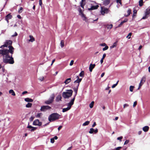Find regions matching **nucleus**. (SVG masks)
Listing matches in <instances>:
<instances>
[{
	"label": "nucleus",
	"mask_w": 150,
	"mask_h": 150,
	"mask_svg": "<svg viewBox=\"0 0 150 150\" xmlns=\"http://www.w3.org/2000/svg\"><path fill=\"white\" fill-rule=\"evenodd\" d=\"M129 106V105L127 104H125L123 105V108H125Z\"/></svg>",
	"instance_id": "41"
},
{
	"label": "nucleus",
	"mask_w": 150,
	"mask_h": 150,
	"mask_svg": "<svg viewBox=\"0 0 150 150\" xmlns=\"http://www.w3.org/2000/svg\"><path fill=\"white\" fill-rule=\"evenodd\" d=\"M39 79L41 81H42L44 80V77L43 76H41L39 78Z\"/></svg>",
	"instance_id": "40"
},
{
	"label": "nucleus",
	"mask_w": 150,
	"mask_h": 150,
	"mask_svg": "<svg viewBox=\"0 0 150 150\" xmlns=\"http://www.w3.org/2000/svg\"><path fill=\"white\" fill-rule=\"evenodd\" d=\"M89 122H84L83 124V126H85L88 125L89 124Z\"/></svg>",
	"instance_id": "45"
},
{
	"label": "nucleus",
	"mask_w": 150,
	"mask_h": 150,
	"mask_svg": "<svg viewBox=\"0 0 150 150\" xmlns=\"http://www.w3.org/2000/svg\"><path fill=\"white\" fill-rule=\"evenodd\" d=\"M150 14V8H148L146 10L145 12V15L147 16H148V15Z\"/></svg>",
	"instance_id": "19"
},
{
	"label": "nucleus",
	"mask_w": 150,
	"mask_h": 150,
	"mask_svg": "<svg viewBox=\"0 0 150 150\" xmlns=\"http://www.w3.org/2000/svg\"><path fill=\"white\" fill-rule=\"evenodd\" d=\"M73 91L72 90H67L65 92L62 93V96L64 98H68L71 97Z\"/></svg>",
	"instance_id": "3"
},
{
	"label": "nucleus",
	"mask_w": 150,
	"mask_h": 150,
	"mask_svg": "<svg viewBox=\"0 0 150 150\" xmlns=\"http://www.w3.org/2000/svg\"><path fill=\"white\" fill-rule=\"evenodd\" d=\"M12 17V16L11 15L10 13H9L5 17V20L8 23V20L11 18Z\"/></svg>",
	"instance_id": "12"
},
{
	"label": "nucleus",
	"mask_w": 150,
	"mask_h": 150,
	"mask_svg": "<svg viewBox=\"0 0 150 150\" xmlns=\"http://www.w3.org/2000/svg\"><path fill=\"white\" fill-rule=\"evenodd\" d=\"M117 85L116 84H114L112 86V88H115Z\"/></svg>",
	"instance_id": "55"
},
{
	"label": "nucleus",
	"mask_w": 150,
	"mask_h": 150,
	"mask_svg": "<svg viewBox=\"0 0 150 150\" xmlns=\"http://www.w3.org/2000/svg\"><path fill=\"white\" fill-rule=\"evenodd\" d=\"M12 43V41L10 40H6L4 44L1 47V48H3L8 46L9 48L8 50H0V54H1L3 56V60L4 63L13 64L14 62L13 58L12 57V55L14 50V48L11 45Z\"/></svg>",
	"instance_id": "1"
},
{
	"label": "nucleus",
	"mask_w": 150,
	"mask_h": 150,
	"mask_svg": "<svg viewBox=\"0 0 150 150\" xmlns=\"http://www.w3.org/2000/svg\"><path fill=\"white\" fill-rule=\"evenodd\" d=\"M42 115V113H38L37 115V117H40Z\"/></svg>",
	"instance_id": "48"
},
{
	"label": "nucleus",
	"mask_w": 150,
	"mask_h": 150,
	"mask_svg": "<svg viewBox=\"0 0 150 150\" xmlns=\"http://www.w3.org/2000/svg\"><path fill=\"white\" fill-rule=\"evenodd\" d=\"M85 0H81V1L80 2L81 6L83 8L85 4Z\"/></svg>",
	"instance_id": "17"
},
{
	"label": "nucleus",
	"mask_w": 150,
	"mask_h": 150,
	"mask_svg": "<svg viewBox=\"0 0 150 150\" xmlns=\"http://www.w3.org/2000/svg\"><path fill=\"white\" fill-rule=\"evenodd\" d=\"M74 61L73 60L71 61L69 65L70 66H72L74 64Z\"/></svg>",
	"instance_id": "46"
},
{
	"label": "nucleus",
	"mask_w": 150,
	"mask_h": 150,
	"mask_svg": "<svg viewBox=\"0 0 150 150\" xmlns=\"http://www.w3.org/2000/svg\"><path fill=\"white\" fill-rule=\"evenodd\" d=\"M60 116V115L57 113H53L49 117V120L50 121H54L56 120L59 119Z\"/></svg>",
	"instance_id": "4"
},
{
	"label": "nucleus",
	"mask_w": 150,
	"mask_h": 150,
	"mask_svg": "<svg viewBox=\"0 0 150 150\" xmlns=\"http://www.w3.org/2000/svg\"><path fill=\"white\" fill-rule=\"evenodd\" d=\"M139 5L140 6H142L143 5V0H140L139 1Z\"/></svg>",
	"instance_id": "31"
},
{
	"label": "nucleus",
	"mask_w": 150,
	"mask_h": 150,
	"mask_svg": "<svg viewBox=\"0 0 150 150\" xmlns=\"http://www.w3.org/2000/svg\"><path fill=\"white\" fill-rule=\"evenodd\" d=\"M23 8L22 7H21L20 8L19 10H18V12L21 13L22 12L23 10Z\"/></svg>",
	"instance_id": "47"
},
{
	"label": "nucleus",
	"mask_w": 150,
	"mask_h": 150,
	"mask_svg": "<svg viewBox=\"0 0 150 150\" xmlns=\"http://www.w3.org/2000/svg\"><path fill=\"white\" fill-rule=\"evenodd\" d=\"M55 61V59H54L52 60V63L51 64V65H52V64H53V63H54V62Z\"/></svg>",
	"instance_id": "61"
},
{
	"label": "nucleus",
	"mask_w": 150,
	"mask_h": 150,
	"mask_svg": "<svg viewBox=\"0 0 150 150\" xmlns=\"http://www.w3.org/2000/svg\"><path fill=\"white\" fill-rule=\"evenodd\" d=\"M100 45L101 46H105L106 45V44L105 43L101 44Z\"/></svg>",
	"instance_id": "58"
},
{
	"label": "nucleus",
	"mask_w": 150,
	"mask_h": 150,
	"mask_svg": "<svg viewBox=\"0 0 150 150\" xmlns=\"http://www.w3.org/2000/svg\"><path fill=\"white\" fill-rule=\"evenodd\" d=\"M76 78L77 79L74 82V83H77V84H76L75 86L73 88V89L74 90V91L75 92V94L74 98L76 96L77 92L78 91V87L79 85V83L82 80L81 78H79V76H76Z\"/></svg>",
	"instance_id": "2"
},
{
	"label": "nucleus",
	"mask_w": 150,
	"mask_h": 150,
	"mask_svg": "<svg viewBox=\"0 0 150 150\" xmlns=\"http://www.w3.org/2000/svg\"><path fill=\"white\" fill-rule=\"evenodd\" d=\"M34 118V116H31L30 118V121H32Z\"/></svg>",
	"instance_id": "42"
},
{
	"label": "nucleus",
	"mask_w": 150,
	"mask_h": 150,
	"mask_svg": "<svg viewBox=\"0 0 150 150\" xmlns=\"http://www.w3.org/2000/svg\"><path fill=\"white\" fill-rule=\"evenodd\" d=\"M112 24H110L109 25H108V26L107 27V29H110L112 28Z\"/></svg>",
	"instance_id": "36"
},
{
	"label": "nucleus",
	"mask_w": 150,
	"mask_h": 150,
	"mask_svg": "<svg viewBox=\"0 0 150 150\" xmlns=\"http://www.w3.org/2000/svg\"><path fill=\"white\" fill-rule=\"evenodd\" d=\"M71 80V79L70 78H68L65 81L64 83L66 84H68L70 82Z\"/></svg>",
	"instance_id": "26"
},
{
	"label": "nucleus",
	"mask_w": 150,
	"mask_h": 150,
	"mask_svg": "<svg viewBox=\"0 0 150 150\" xmlns=\"http://www.w3.org/2000/svg\"><path fill=\"white\" fill-rule=\"evenodd\" d=\"M94 102L93 101H92L91 103L89 104V107L90 108H93V107L94 104Z\"/></svg>",
	"instance_id": "30"
},
{
	"label": "nucleus",
	"mask_w": 150,
	"mask_h": 150,
	"mask_svg": "<svg viewBox=\"0 0 150 150\" xmlns=\"http://www.w3.org/2000/svg\"><path fill=\"white\" fill-rule=\"evenodd\" d=\"M106 54L105 53L104 54H103L102 58V59H101L100 60V62L101 64H102L103 63V59H104V58L105 57H106Z\"/></svg>",
	"instance_id": "25"
},
{
	"label": "nucleus",
	"mask_w": 150,
	"mask_h": 150,
	"mask_svg": "<svg viewBox=\"0 0 150 150\" xmlns=\"http://www.w3.org/2000/svg\"><path fill=\"white\" fill-rule=\"evenodd\" d=\"M149 129V127L147 126H145L143 127L142 129L144 132H147Z\"/></svg>",
	"instance_id": "15"
},
{
	"label": "nucleus",
	"mask_w": 150,
	"mask_h": 150,
	"mask_svg": "<svg viewBox=\"0 0 150 150\" xmlns=\"http://www.w3.org/2000/svg\"><path fill=\"white\" fill-rule=\"evenodd\" d=\"M134 88V86H131L129 87V90L131 92H132L133 91V89Z\"/></svg>",
	"instance_id": "35"
},
{
	"label": "nucleus",
	"mask_w": 150,
	"mask_h": 150,
	"mask_svg": "<svg viewBox=\"0 0 150 150\" xmlns=\"http://www.w3.org/2000/svg\"><path fill=\"white\" fill-rule=\"evenodd\" d=\"M9 93L10 94H11V95L13 96H15L16 95L14 91L12 89L10 90L9 91Z\"/></svg>",
	"instance_id": "21"
},
{
	"label": "nucleus",
	"mask_w": 150,
	"mask_h": 150,
	"mask_svg": "<svg viewBox=\"0 0 150 150\" xmlns=\"http://www.w3.org/2000/svg\"><path fill=\"white\" fill-rule=\"evenodd\" d=\"M98 129H96L95 130H94V132L95 133H97L98 132Z\"/></svg>",
	"instance_id": "51"
},
{
	"label": "nucleus",
	"mask_w": 150,
	"mask_h": 150,
	"mask_svg": "<svg viewBox=\"0 0 150 150\" xmlns=\"http://www.w3.org/2000/svg\"><path fill=\"white\" fill-rule=\"evenodd\" d=\"M96 122H94L93 124L92 125V127H94L95 126H96Z\"/></svg>",
	"instance_id": "52"
},
{
	"label": "nucleus",
	"mask_w": 150,
	"mask_h": 150,
	"mask_svg": "<svg viewBox=\"0 0 150 150\" xmlns=\"http://www.w3.org/2000/svg\"><path fill=\"white\" fill-rule=\"evenodd\" d=\"M127 21H128L127 19H125L123 21H122L118 25V27H120L124 23L127 22Z\"/></svg>",
	"instance_id": "24"
},
{
	"label": "nucleus",
	"mask_w": 150,
	"mask_h": 150,
	"mask_svg": "<svg viewBox=\"0 0 150 150\" xmlns=\"http://www.w3.org/2000/svg\"><path fill=\"white\" fill-rule=\"evenodd\" d=\"M98 18H97L95 19H94L93 18H91L89 19V22L91 23H93L94 21H98Z\"/></svg>",
	"instance_id": "18"
},
{
	"label": "nucleus",
	"mask_w": 150,
	"mask_h": 150,
	"mask_svg": "<svg viewBox=\"0 0 150 150\" xmlns=\"http://www.w3.org/2000/svg\"><path fill=\"white\" fill-rule=\"evenodd\" d=\"M62 97L61 95H59L57 96L56 98V100L57 102H58L60 100H61Z\"/></svg>",
	"instance_id": "16"
},
{
	"label": "nucleus",
	"mask_w": 150,
	"mask_h": 150,
	"mask_svg": "<svg viewBox=\"0 0 150 150\" xmlns=\"http://www.w3.org/2000/svg\"><path fill=\"white\" fill-rule=\"evenodd\" d=\"M62 126H59L58 128V130H59L62 128Z\"/></svg>",
	"instance_id": "57"
},
{
	"label": "nucleus",
	"mask_w": 150,
	"mask_h": 150,
	"mask_svg": "<svg viewBox=\"0 0 150 150\" xmlns=\"http://www.w3.org/2000/svg\"><path fill=\"white\" fill-rule=\"evenodd\" d=\"M75 100V97L74 98L70 101V102L68 104V107L66 108H64L62 109L63 112H65L69 110L71 108V107L74 104V102Z\"/></svg>",
	"instance_id": "5"
},
{
	"label": "nucleus",
	"mask_w": 150,
	"mask_h": 150,
	"mask_svg": "<svg viewBox=\"0 0 150 150\" xmlns=\"http://www.w3.org/2000/svg\"><path fill=\"white\" fill-rule=\"evenodd\" d=\"M109 10L108 8L104 7H101L100 12L102 15H104L105 14L108 13L109 12Z\"/></svg>",
	"instance_id": "7"
},
{
	"label": "nucleus",
	"mask_w": 150,
	"mask_h": 150,
	"mask_svg": "<svg viewBox=\"0 0 150 150\" xmlns=\"http://www.w3.org/2000/svg\"><path fill=\"white\" fill-rule=\"evenodd\" d=\"M131 13V10L130 9H129L127 11V15L125 14V16L126 17L128 16H129V15Z\"/></svg>",
	"instance_id": "28"
},
{
	"label": "nucleus",
	"mask_w": 150,
	"mask_h": 150,
	"mask_svg": "<svg viewBox=\"0 0 150 150\" xmlns=\"http://www.w3.org/2000/svg\"><path fill=\"white\" fill-rule=\"evenodd\" d=\"M145 78L143 77L141 80L140 83L139 84V87L138 88V90L139 89L141 88V86L145 82Z\"/></svg>",
	"instance_id": "10"
},
{
	"label": "nucleus",
	"mask_w": 150,
	"mask_h": 150,
	"mask_svg": "<svg viewBox=\"0 0 150 150\" xmlns=\"http://www.w3.org/2000/svg\"><path fill=\"white\" fill-rule=\"evenodd\" d=\"M116 45L117 43L116 42H115L113 43V45L110 47V48L112 49L114 47H115L116 46Z\"/></svg>",
	"instance_id": "32"
},
{
	"label": "nucleus",
	"mask_w": 150,
	"mask_h": 150,
	"mask_svg": "<svg viewBox=\"0 0 150 150\" xmlns=\"http://www.w3.org/2000/svg\"><path fill=\"white\" fill-rule=\"evenodd\" d=\"M32 105V104L30 103H28L27 105H26V107L27 108H30L31 107Z\"/></svg>",
	"instance_id": "34"
},
{
	"label": "nucleus",
	"mask_w": 150,
	"mask_h": 150,
	"mask_svg": "<svg viewBox=\"0 0 150 150\" xmlns=\"http://www.w3.org/2000/svg\"><path fill=\"white\" fill-rule=\"evenodd\" d=\"M60 45L61 48H63L64 46V41L62 40L60 43Z\"/></svg>",
	"instance_id": "27"
},
{
	"label": "nucleus",
	"mask_w": 150,
	"mask_h": 150,
	"mask_svg": "<svg viewBox=\"0 0 150 150\" xmlns=\"http://www.w3.org/2000/svg\"><path fill=\"white\" fill-rule=\"evenodd\" d=\"M29 37L30 38V40H29V42H33L35 40V39L33 36L30 35Z\"/></svg>",
	"instance_id": "20"
},
{
	"label": "nucleus",
	"mask_w": 150,
	"mask_h": 150,
	"mask_svg": "<svg viewBox=\"0 0 150 150\" xmlns=\"http://www.w3.org/2000/svg\"><path fill=\"white\" fill-rule=\"evenodd\" d=\"M142 133V131H139L138 132V134L139 135H140Z\"/></svg>",
	"instance_id": "62"
},
{
	"label": "nucleus",
	"mask_w": 150,
	"mask_h": 150,
	"mask_svg": "<svg viewBox=\"0 0 150 150\" xmlns=\"http://www.w3.org/2000/svg\"><path fill=\"white\" fill-rule=\"evenodd\" d=\"M42 4V0H39V5L40 6H41Z\"/></svg>",
	"instance_id": "53"
},
{
	"label": "nucleus",
	"mask_w": 150,
	"mask_h": 150,
	"mask_svg": "<svg viewBox=\"0 0 150 150\" xmlns=\"http://www.w3.org/2000/svg\"><path fill=\"white\" fill-rule=\"evenodd\" d=\"M84 73L83 71H82L79 74V76L81 77H83L84 76Z\"/></svg>",
	"instance_id": "29"
},
{
	"label": "nucleus",
	"mask_w": 150,
	"mask_h": 150,
	"mask_svg": "<svg viewBox=\"0 0 150 150\" xmlns=\"http://www.w3.org/2000/svg\"><path fill=\"white\" fill-rule=\"evenodd\" d=\"M53 138L54 139H54L56 140L58 139V137L57 136H55Z\"/></svg>",
	"instance_id": "63"
},
{
	"label": "nucleus",
	"mask_w": 150,
	"mask_h": 150,
	"mask_svg": "<svg viewBox=\"0 0 150 150\" xmlns=\"http://www.w3.org/2000/svg\"><path fill=\"white\" fill-rule=\"evenodd\" d=\"M96 66L95 64H90L89 67V69L90 72H91L92 71L93 69Z\"/></svg>",
	"instance_id": "14"
},
{
	"label": "nucleus",
	"mask_w": 150,
	"mask_h": 150,
	"mask_svg": "<svg viewBox=\"0 0 150 150\" xmlns=\"http://www.w3.org/2000/svg\"><path fill=\"white\" fill-rule=\"evenodd\" d=\"M108 48V46H105V47H104L103 49V51H105L107 50Z\"/></svg>",
	"instance_id": "39"
},
{
	"label": "nucleus",
	"mask_w": 150,
	"mask_h": 150,
	"mask_svg": "<svg viewBox=\"0 0 150 150\" xmlns=\"http://www.w3.org/2000/svg\"><path fill=\"white\" fill-rule=\"evenodd\" d=\"M50 142L52 143H53L54 142V140L53 138L51 139Z\"/></svg>",
	"instance_id": "44"
},
{
	"label": "nucleus",
	"mask_w": 150,
	"mask_h": 150,
	"mask_svg": "<svg viewBox=\"0 0 150 150\" xmlns=\"http://www.w3.org/2000/svg\"><path fill=\"white\" fill-rule=\"evenodd\" d=\"M51 108V107L48 105L42 106L41 107L40 110L41 111L44 112L47 110L50 109Z\"/></svg>",
	"instance_id": "9"
},
{
	"label": "nucleus",
	"mask_w": 150,
	"mask_h": 150,
	"mask_svg": "<svg viewBox=\"0 0 150 150\" xmlns=\"http://www.w3.org/2000/svg\"><path fill=\"white\" fill-rule=\"evenodd\" d=\"M123 138V137L122 136H121L117 138V139L118 140H119L120 142L121 141V140Z\"/></svg>",
	"instance_id": "38"
},
{
	"label": "nucleus",
	"mask_w": 150,
	"mask_h": 150,
	"mask_svg": "<svg viewBox=\"0 0 150 150\" xmlns=\"http://www.w3.org/2000/svg\"><path fill=\"white\" fill-rule=\"evenodd\" d=\"M27 128L31 129H29V130H30L31 132L34 131L37 129V128L36 127H33L31 125H29V123L28 124Z\"/></svg>",
	"instance_id": "11"
},
{
	"label": "nucleus",
	"mask_w": 150,
	"mask_h": 150,
	"mask_svg": "<svg viewBox=\"0 0 150 150\" xmlns=\"http://www.w3.org/2000/svg\"><path fill=\"white\" fill-rule=\"evenodd\" d=\"M137 104V101H135L134 102L133 105V107H134L136 106V105Z\"/></svg>",
	"instance_id": "50"
},
{
	"label": "nucleus",
	"mask_w": 150,
	"mask_h": 150,
	"mask_svg": "<svg viewBox=\"0 0 150 150\" xmlns=\"http://www.w3.org/2000/svg\"><path fill=\"white\" fill-rule=\"evenodd\" d=\"M72 148V146H71L69 147L67 150H71Z\"/></svg>",
	"instance_id": "64"
},
{
	"label": "nucleus",
	"mask_w": 150,
	"mask_h": 150,
	"mask_svg": "<svg viewBox=\"0 0 150 150\" xmlns=\"http://www.w3.org/2000/svg\"><path fill=\"white\" fill-rule=\"evenodd\" d=\"M129 142V141L128 140H126L124 142V145L127 144Z\"/></svg>",
	"instance_id": "43"
},
{
	"label": "nucleus",
	"mask_w": 150,
	"mask_h": 150,
	"mask_svg": "<svg viewBox=\"0 0 150 150\" xmlns=\"http://www.w3.org/2000/svg\"><path fill=\"white\" fill-rule=\"evenodd\" d=\"M42 122H38V124H37V125H38L39 126H40L42 125Z\"/></svg>",
	"instance_id": "56"
},
{
	"label": "nucleus",
	"mask_w": 150,
	"mask_h": 150,
	"mask_svg": "<svg viewBox=\"0 0 150 150\" xmlns=\"http://www.w3.org/2000/svg\"><path fill=\"white\" fill-rule=\"evenodd\" d=\"M89 132L90 134H92L94 132V129L93 128H91L90 129V131Z\"/></svg>",
	"instance_id": "33"
},
{
	"label": "nucleus",
	"mask_w": 150,
	"mask_h": 150,
	"mask_svg": "<svg viewBox=\"0 0 150 150\" xmlns=\"http://www.w3.org/2000/svg\"><path fill=\"white\" fill-rule=\"evenodd\" d=\"M54 97V94L52 93L51 94L49 99L48 100L45 101V103L47 105L51 103L53 101Z\"/></svg>",
	"instance_id": "6"
},
{
	"label": "nucleus",
	"mask_w": 150,
	"mask_h": 150,
	"mask_svg": "<svg viewBox=\"0 0 150 150\" xmlns=\"http://www.w3.org/2000/svg\"><path fill=\"white\" fill-rule=\"evenodd\" d=\"M132 35V33H129L128 35H127V38H128V39H130L131 38V36Z\"/></svg>",
	"instance_id": "37"
},
{
	"label": "nucleus",
	"mask_w": 150,
	"mask_h": 150,
	"mask_svg": "<svg viewBox=\"0 0 150 150\" xmlns=\"http://www.w3.org/2000/svg\"><path fill=\"white\" fill-rule=\"evenodd\" d=\"M38 124V122H33V124L34 125H37Z\"/></svg>",
	"instance_id": "60"
},
{
	"label": "nucleus",
	"mask_w": 150,
	"mask_h": 150,
	"mask_svg": "<svg viewBox=\"0 0 150 150\" xmlns=\"http://www.w3.org/2000/svg\"><path fill=\"white\" fill-rule=\"evenodd\" d=\"M17 35V34L16 33V32H15V34H14V35H12V37H14V36H16Z\"/></svg>",
	"instance_id": "54"
},
{
	"label": "nucleus",
	"mask_w": 150,
	"mask_h": 150,
	"mask_svg": "<svg viewBox=\"0 0 150 150\" xmlns=\"http://www.w3.org/2000/svg\"><path fill=\"white\" fill-rule=\"evenodd\" d=\"M110 0H105L104 1V4L105 5H108L110 3Z\"/></svg>",
	"instance_id": "23"
},
{
	"label": "nucleus",
	"mask_w": 150,
	"mask_h": 150,
	"mask_svg": "<svg viewBox=\"0 0 150 150\" xmlns=\"http://www.w3.org/2000/svg\"><path fill=\"white\" fill-rule=\"evenodd\" d=\"M99 6L98 5H93L90 8H88V10H93L95 9H96L98 8Z\"/></svg>",
	"instance_id": "13"
},
{
	"label": "nucleus",
	"mask_w": 150,
	"mask_h": 150,
	"mask_svg": "<svg viewBox=\"0 0 150 150\" xmlns=\"http://www.w3.org/2000/svg\"><path fill=\"white\" fill-rule=\"evenodd\" d=\"M104 74H105V73H103L101 74V77H103V76H104Z\"/></svg>",
	"instance_id": "59"
},
{
	"label": "nucleus",
	"mask_w": 150,
	"mask_h": 150,
	"mask_svg": "<svg viewBox=\"0 0 150 150\" xmlns=\"http://www.w3.org/2000/svg\"><path fill=\"white\" fill-rule=\"evenodd\" d=\"M79 15L82 18V19L83 21H86L87 18L85 16V15L83 13L81 8H79Z\"/></svg>",
	"instance_id": "8"
},
{
	"label": "nucleus",
	"mask_w": 150,
	"mask_h": 150,
	"mask_svg": "<svg viewBox=\"0 0 150 150\" xmlns=\"http://www.w3.org/2000/svg\"><path fill=\"white\" fill-rule=\"evenodd\" d=\"M24 100L25 101L28 102H32L33 101V99L29 98H25Z\"/></svg>",
	"instance_id": "22"
},
{
	"label": "nucleus",
	"mask_w": 150,
	"mask_h": 150,
	"mask_svg": "<svg viewBox=\"0 0 150 150\" xmlns=\"http://www.w3.org/2000/svg\"><path fill=\"white\" fill-rule=\"evenodd\" d=\"M148 17V16H147L145 15V16H143L142 18V19H144L147 18Z\"/></svg>",
	"instance_id": "49"
}]
</instances>
